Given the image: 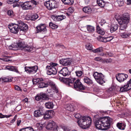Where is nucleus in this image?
Instances as JSON below:
<instances>
[{"label": "nucleus", "instance_id": "nucleus-1", "mask_svg": "<svg viewBox=\"0 0 131 131\" xmlns=\"http://www.w3.org/2000/svg\"><path fill=\"white\" fill-rule=\"evenodd\" d=\"M91 119L90 117L88 116H82L78 119L77 122L79 126L84 129L89 128L91 123Z\"/></svg>", "mask_w": 131, "mask_h": 131}, {"label": "nucleus", "instance_id": "nucleus-2", "mask_svg": "<svg viewBox=\"0 0 131 131\" xmlns=\"http://www.w3.org/2000/svg\"><path fill=\"white\" fill-rule=\"evenodd\" d=\"M93 76L97 82L99 84L102 85L105 82L104 75L101 73L94 72Z\"/></svg>", "mask_w": 131, "mask_h": 131}, {"label": "nucleus", "instance_id": "nucleus-3", "mask_svg": "<svg viewBox=\"0 0 131 131\" xmlns=\"http://www.w3.org/2000/svg\"><path fill=\"white\" fill-rule=\"evenodd\" d=\"M103 127V130H106L108 129L110 127V124L112 121V119L111 118L108 117H101Z\"/></svg>", "mask_w": 131, "mask_h": 131}, {"label": "nucleus", "instance_id": "nucleus-4", "mask_svg": "<svg viewBox=\"0 0 131 131\" xmlns=\"http://www.w3.org/2000/svg\"><path fill=\"white\" fill-rule=\"evenodd\" d=\"M115 18L119 24H121L124 23H128L129 21V14L128 13H124L121 17H117V16H115Z\"/></svg>", "mask_w": 131, "mask_h": 131}, {"label": "nucleus", "instance_id": "nucleus-5", "mask_svg": "<svg viewBox=\"0 0 131 131\" xmlns=\"http://www.w3.org/2000/svg\"><path fill=\"white\" fill-rule=\"evenodd\" d=\"M44 5L49 10L57 8L58 7L57 2L55 0H49L46 2L44 3Z\"/></svg>", "mask_w": 131, "mask_h": 131}, {"label": "nucleus", "instance_id": "nucleus-6", "mask_svg": "<svg viewBox=\"0 0 131 131\" xmlns=\"http://www.w3.org/2000/svg\"><path fill=\"white\" fill-rule=\"evenodd\" d=\"M49 85L53 89L56 85L54 82L48 79L41 78V88H46Z\"/></svg>", "mask_w": 131, "mask_h": 131}, {"label": "nucleus", "instance_id": "nucleus-7", "mask_svg": "<svg viewBox=\"0 0 131 131\" xmlns=\"http://www.w3.org/2000/svg\"><path fill=\"white\" fill-rule=\"evenodd\" d=\"M74 88L76 90L81 92L85 89V87L79 79H77L74 83Z\"/></svg>", "mask_w": 131, "mask_h": 131}, {"label": "nucleus", "instance_id": "nucleus-8", "mask_svg": "<svg viewBox=\"0 0 131 131\" xmlns=\"http://www.w3.org/2000/svg\"><path fill=\"white\" fill-rule=\"evenodd\" d=\"M17 22L18 23L19 29L20 30L25 32L28 30V27L27 24L20 20H17Z\"/></svg>", "mask_w": 131, "mask_h": 131}, {"label": "nucleus", "instance_id": "nucleus-9", "mask_svg": "<svg viewBox=\"0 0 131 131\" xmlns=\"http://www.w3.org/2000/svg\"><path fill=\"white\" fill-rule=\"evenodd\" d=\"M25 71L27 73L32 74L37 72L38 68L36 66L31 67H25Z\"/></svg>", "mask_w": 131, "mask_h": 131}, {"label": "nucleus", "instance_id": "nucleus-10", "mask_svg": "<svg viewBox=\"0 0 131 131\" xmlns=\"http://www.w3.org/2000/svg\"><path fill=\"white\" fill-rule=\"evenodd\" d=\"M46 69L47 71V73L48 75H55L57 73V68H54L51 66H47L46 67Z\"/></svg>", "mask_w": 131, "mask_h": 131}, {"label": "nucleus", "instance_id": "nucleus-11", "mask_svg": "<svg viewBox=\"0 0 131 131\" xmlns=\"http://www.w3.org/2000/svg\"><path fill=\"white\" fill-rule=\"evenodd\" d=\"M58 127L57 125L53 121L49 122L46 126V128L48 130H56Z\"/></svg>", "mask_w": 131, "mask_h": 131}, {"label": "nucleus", "instance_id": "nucleus-12", "mask_svg": "<svg viewBox=\"0 0 131 131\" xmlns=\"http://www.w3.org/2000/svg\"><path fill=\"white\" fill-rule=\"evenodd\" d=\"M128 77V75L127 74L123 73H119L116 75V78L117 81L121 82L125 80Z\"/></svg>", "mask_w": 131, "mask_h": 131}, {"label": "nucleus", "instance_id": "nucleus-13", "mask_svg": "<svg viewBox=\"0 0 131 131\" xmlns=\"http://www.w3.org/2000/svg\"><path fill=\"white\" fill-rule=\"evenodd\" d=\"M94 121L95 126L96 127L99 129L103 130L104 128L102 127L103 124H102L101 117L97 118L95 121Z\"/></svg>", "mask_w": 131, "mask_h": 131}, {"label": "nucleus", "instance_id": "nucleus-14", "mask_svg": "<svg viewBox=\"0 0 131 131\" xmlns=\"http://www.w3.org/2000/svg\"><path fill=\"white\" fill-rule=\"evenodd\" d=\"M16 45L13 44L9 46V48L10 49H13V48H17L18 47L20 48H24L26 47V45L24 42H19Z\"/></svg>", "mask_w": 131, "mask_h": 131}, {"label": "nucleus", "instance_id": "nucleus-15", "mask_svg": "<svg viewBox=\"0 0 131 131\" xmlns=\"http://www.w3.org/2000/svg\"><path fill=\"white\" fill-rule=\"evenodd\" d=\"M60 63L63 66H67L71 64V60L70 58L62 59L59 61Z\"/></svg>", "mask_w": 131, "mask_h": 131}, {"label": "nucleus", "instance_id": "nucleus-16", "mask_svg": "<svg viewBox=\"0 0 131 131\" xmlns=\"http://www.w3.org/2000/svg\"><path fill=\"white\" fill-rule=\"evenodd\" d=\"M10 29V31L14 34H17L18 32L19 28L18 23L15 24L12 26H10L8 27Z\"/></svg>", "mask_w": 131, "mask_h": 131}, {"label": "nucleus", "instance_id": "nucleus-17", "mask_svg": "<svg viewBox=\"0 0 131 131\" xmlns=\"http://www.w3.org/2000/svg\"><path fill=\"white\" fill-rule=\"evenodd\" d=\"M21 6L22 8L24 10L30 9H32V6L30 4L29 1L22 2Z\"/></svg>", "mask_w": 131, "mask_h": 131}, {"label": "nucleus", "instance_id": "nucleus-18", "mask_svg": "<svg viewBox=\"0 0 131 131\" xmlns=\"http://www.w3.org/2000/svg\"><path fill=\"white\" fill-rule=\"evenodd\" d=\"M75 80V78H70L64 79V82L68 86H70Z\"/></svg>", "mask_w": 131, "mask_h": 131}, {"label": "nucleus", "instance_id": "nucleus-19", "mask_svg": "<svg viewBox=\"0 0 131 131\" xmlns=\"http://www.w3.org/2000/svg\"><path fill=\"white\" fill-rule=\"evenodd\" d=\"M51 17L54 21H59L63 20L66 18V17L63 15L58 16L53 15L51 16Z\"/></svg>", "mask_w": 131, "mask_h": 131}, {"label": "nucleus", "instance_id": "nucleus-20", "mask_svg": "<svg viewBox=\"0 0 131 131\" xmlns=\"http://www.w3.org/2000/svg\"><path fill=\"white\" fill-rule=\"evenodd\" d=\"M56 93L54 94V98L56 100H60L61 98V96L60 93L58 92V88L56 85L53 88Z\"/></svg>", "mask_w": 131, "mask_h": 131}, {"label": "nucleus", "instance_id": "nucleus-21", "mask_svg": "<svg viewBox=\"0 0 131 131\" xmlns=\"http://www.w3.org/2000/svg\"><path fill=\"white\" fill-rule=\"evenodd\" d=\"M84 28H86L88 32L90 33H93L95 31V28L93 26L90 25H87L85 27H84L82 28V30L84 31H84L83 29Z\"/></svg>", "mask_w": 131, "mask_h": 131}, {"label": "nucleus", "instance_id": "nucleus-22", "mask_svg": "<svg viewBox=\"0 0 131 131\" xmlns=\"http://www.w3.org/2000/svg\"><path fill=\"white\" fill-rule=\"evenodd\" d=\"M59 73L62 74L64 76H66L70 74V72L69 71L67 67L63 68L59 71Z\"/></svg>", "mask_w": 131, "mask_h": 131}, {"label": "nucleus", "instance_id": "nucleus-23", "mask_svg": "<svg viewBox=\"0 0 131 131\" xmlns=\"http://www.w3.org/2000/svg\"><path fill=\"white\" fill-rule=\"evenodd\" d=\"M131 89L127 83L120 88V91L121 92L127 91Z\"/></svg>", "mask_w": 131, "mask_h": 131}, {"label": "nucleus", "instance_id": "nucleus-24", "mask_svg": "<svg viewBox=\"0 0 131 131\" xmlns=\"http://www.w3.org/2000/svg\"><path fill=\"white\" fill-rule=\"evenodd\" d=\"M131 89L127 83L120 88V91L121 92L127 91Z\"/></svg>", "mask_w": 131, "mask_h": 131}, {"label": "nucleus", "instance_id": "nucleus-25", "mask_svg": "<svg viewBox=\"0 0 131 131\" xmlns=\"http://www.w3.org/2000/svg\"><path fill=\"white\" fill-rule=\"evenodd\" d=\"M84 82L89 85H92L93 83L92 80L88 77H84L83 78Z\"/></svg>", "mask_w": 131, "mask_h": 131}, {"label": "nucleus", "instance_id": "nucleus-26", "mask_svg": "<svg viewBox=\"0 0 131 131\" xmlns=\"http://www.w3.org/2000/svg\"><path fill=\"white\" fill-rule=\"evenodd\" d=\"M13 80V78L8 77H3L0 78V83L4 82H11Z\"/></svg>", "mask_w": 131, "mask_h": 131}, {"label": "nucleus", "instance_id": "nucleus-27", "mask_svg": "<svg viewBox=\"0 0 131 131\" xmlns=\"http://www.w3.org/2000/svg\"><path fill=\"white\" fill-rule=\"evenodd\" d=\"M46 107L48 109H52L53 108L54 105L52 101H48L45 104Z\"/></svg>", "mask_w": 131, "mask_h": 131}, {"label": "nucleus", "instance_id": "nucleus-28", "mask_svg": "<svg viewBox=\"0 0 131 131\" xmlns=\"http://www.w3.org/2000/svg\"><path fill=\"white\" fill-rule=\"evenodd\" d=\"M51 112L50 111H46L43 114H41V115H43V118L45 119L51 117Z\"/></svg>", "mask_w": 131, "mask_h": 131}, {"label": "nucleus", "instance_id": "nucleus-29", "mask_svg": "<svg viewBox=\"0 0 131 131\" xmlns=\"http://www.w3.org/2000/svg\"><path fill=\"white\" fill-rule=\"evenodd\" d=\"M83 11L85 13L89 14L92 12V8L89 6H85L82 8Z\"/></svg>", "mask_w": 131, "mask_h": 131}, {"label": "nucleus", "instance_id": "nucleus-30", "mask_svg": "<svg viewBox=\"0 0 131 131\" xmlns=\"http://www.w3.org/2000/svg\"><path fill=\"white\" fill-rule=\"evenodd\" d=\"M116 125L117 127L119 129L122 130H124L125 128L126 124L124 123L119 122L117 123Z\"/></svg>", "mask_w": 131, "mask_h": 131}, {"label": "nucleus", "instance_id": "nucleus-31", "mask_svg": "<svg viewBox=\"0 0 131 131\" xmlns=\"http://www.w3.org/2000/svg\"><path fill=\"white\" fill-rule=\"evenodd\" d=\"M120 35L121 37L123 38H127L130 36V33L127 32H120Z\"/></svg>", "mask_w": 131, "mask_h": 131}, {"label": "nucleus", "instance_id": "nucleus-32", "mask_svg": "<svg viewBox=\"0 0 131 131\" xmlns=\"http://www.w3.org/2000/svg\"><path fill=\"white\" fill-rule=\"evenodd\" d=\"M6 69L11 71L15 72L17 73H19L16 67L14 66H7L6 67Z\"/></svg>", "mask_w": 131, "mask_h": 131}, {"label": "nucleus", "instance_id": "nucleus-33", "mask_svg": "<svg viewBox=\"0 0 131 131\" xmlns=\"http://www.w3.org/2000/svg\"><path fill=\"white\" fill-rule=\"evenodd\" d=\"M96 31L97 33L102 35H104L105 33L104 30L101 29L99 25H97L96 26Z\"/></svg>", "mask_w": 131, "mask_h": 131}, {"label": "nucleus", "instance_id": "nucleus-34", "mask_svg": "<svg viewBox=\"0 0 131 131\" xmlns=\"http://www.w3.org/2000/svg\"><path fill=\"white\" fill-rule=\"evenodd\" d=\"M128 23H123L121 24H119L121 25L120 28H119V32H122L121 31L122 30H124L127 27V25Z\"/></svg>", "mask_w": 131, "mask_h": 131}, {"label": "nucleus", "instance_id": "nucleus-35", "mask_svg": "<svg viewBox=\"0 0 131 131\" xmlns=\"http://www.w3.org/2000/svg\"><path fill=\"white\" fill-rule=\"evenodd\" d=\"M65 108L66 110L71 112L73 111L74 109L73 106L70 104H67L66 105Z\"/></svg>", "mask_w": 131, "mask_h": 131}, {"label": "nucleus", "instance_id": "nucleus-36", "mask_svg": "<svg viewBox=\"0 0 131 131\" xmlns=\"http://www.w3.org/2000/svg\"><path fill=\"white\" fill-rule=\"evenodd\" d=\"M62 1L65 5H72L74 3V0H61Z\"/></svg>", "mask_w": 131, "mask_h": 131}, {"label": "nucleus", "instance_id": "nucleus-37", "mask_svg": "<svg viewBox=\"0 0 131 131\" xmlns=\"http://www.w3.org/2000/svg\"><path fill=\"white\" fill-rule=\"evenodd\" d=\"M118 26L117 25H113L111 26L110 30L111 32L112 33L116 30L118 28Z\"/></svg>", "mask_w": 131, "mask_h": 131}, {"label": "nucleus", "instance_id": "nucleus-38", "mask_svg": "<svg viewBox=\"0 0 131 131\" xmlns=\"http://www.w3.org/2000/svg\"><path fill=\"white\" fill-rule=\"evenodd\" d=\"M96 2L99 6L101 7H103L105 4L104 2L102 0H97Z\"/></svg>", "mask_w": 131, "mask_h": 131}, {"label": "nucleus", "instance_id": "nucleus-39", "mask_svg": "<svg viewBox=\"0 0 131 131\" xmlns=\"http://www.w3.org/2000/svg\"><path fill=\"white\" fill-rule=\"evenodd\" d=\"M47 26L46 25L41 24V34H45L47 32L46 28Z\"/></svg>", "mask_w": 131, "mask_h": 131}, {"label": "nucleus", "instance_id": "nucleus-40", "mask_svg": "<svg viewBox=\"0 0 131 131\" xmlns=\"http://www.w3.org/2000/svg\"><path fill=\"white\" fill-rule=\"evenodd\" d=\"M103 49L102 47H99L93 50L92 51L95 53L101 52L103 51Z\"/></svg>", "mask_w": 131, "mask_h": 131}, {"label": "nucleus", "instance_id": "nucleus-41", "mask_svg": "<svg viewBox=\"0 0 131 131\" xmlns=\"http://www.w3.org/2000/svg\"><path fill=\"white\" fill-rule=\"evenodd\" d=\"M41 115V112L40 110L35 111L34 113V115L36 117L40 116Z\"/></svg>", "mask_w": 131, "mask_h": 131}, {"label": "nucleus", "instance_id": "nucleus-42", "mask_svg": "<svg viewBox=\"0 0 131 131\" xmlns=\"http://www.w3.org/2000/svg\"><path fill=\"white\" fill-rule=\"evenodd\" d=\"M49 26L52 29H55L57 28L58 27V26L55 24L50 22L49 23Z\"/></svg>", "mask_w": 131, "mask_h": 131}, {"label": "nucleus", "instance_id": "nucleus-43", "mask_svg": "<svg viewBox=\"0 0 131 131\" xmlns=\"http://www.w3.org/2000/svg\"><path fill=\"white\" fill-rule=\"evenodd\" d=\"M116 2L118 4L119 6H123L124 4V2L123 0H115Z\"/></svg>", "mask_w": 131, "mask_h": 131}, {"label": "nucleus", "instance_id": "nucleus-44", "mask_svg": "<svg viewBox=\"0 0 131 131\" xmlns=\"http://www.w3.org/2000/svg\"><path fill=\"white\" fill-rule=\"evenodd\" d=\"M86 48L88 50H91L92 49V46L90 43H87L85 46Z\"/></svg>", "mask_w": 131, "mask_h": 131}, {"label": "nucleus", "instance_id": "nucleus-45", "mask_svg": "<svg viewBox=\"0 0 131 131\" xmlns=\"http://www.w3.org/2000/svg\"><path fill=\"white\" fill-rule=\"evenodd\" d=\"M38 17V15L36 14H35L32 15L31 17V19L32 20H34L37 19Z\"/></svg>", "mask_w": 131, "mask_h": 131}, {"label": "nucleus", "instance_id": "nucleus-46", "mask_svg": "<svg viewBox=\"0 0 131 131\" xmlns=\"http://www.w3.org/2000/svg\"><path fill=\"white\" fill-rule=\"evenodd\" d=\"M112 61V59L111 58L104 59L103 60V62L106 63H110Z\"/></svg>", "mask_w": 131, "mask_h": 131}, {"label": "nucleus", "instance_id": "nucleus-47", "mask_svg": "<svg viewBox=\"0 0 131 131\" xmlns=\"http://www.w3.org/2000/svg\"><path fill=\"white\" fill-rule=\"evenodd\" d=\"M35 100L37 101H39L41 99V93L37 94L35 97Z\"/></svg>", "mask_w": 131, "mask_h": 131}, {"label": "nucleus", "instance_id": "nucleus-48", "mask_svg": "<svg viewBox=\"0 0 131 131\" xmlns=\"http://www.w3.org/2000/svg\"><path fill=\"white\" fill-rule=\"evenodd\" d=\"M5 58H2V59H1V60L5 62H8L11 61L8 59V58L11 57L5 56Z\"/></svg>", "mask_w": 131, "mask_h": 131}, {"label": "nucleus", "instance_id": "nucleus-49", "mask_svg": "<svg viewBox=\"0 0 131 131\" xmlns=\"http://www.w3.org/2000/svg\"><path fill=\"white\" fill-rule=\"evenodd\" d=\"M62 128L64 131H70L71 130L70 128L67 126H63Z\"/></svg>", "mask_w": 131, "mask_h": 131}, {"label": "nucleus", "instance_id": "nucleus-50", "mask_svg": "<svg viewBox=\"0 0 131 131\" xmlns=\"http://www.w3.org/2000/svg\"><path fill=\"white\" fill-rule=\"evenodd\" d=\"M12 115H3L2 114L0 113V118H3L4 117H6V118H8L9 117L11 116Z\"/></svg>", "mask_w": 131, "mask_h": 131}, {"label": "nucleus", "instance_id": "nucleus-51", "mask_svg": "<svg viewBox=\"0 0 131 131\" xmlns=\"http://www.w3.org/2000/svg\"><path fill=\"white\" fill-rule=\"evenodd\" d=\"M49 98L45 94H41V99L43 100H48Z\"/></svg>", "mask_w": 131, "mask_h": 131}, {"label": "nucleus", "instance_id": "nucleus-52", "mask_svg": "<svg viewBox=\"0 0 131 131\" xmlns=\"http://www.w3.org/2000/svg\"><path fill=\"white\" fill-rule=\"evenodd\" d=\"M7 13L8 15L11 17L13 16L14 15L13 12L12 10H8Z\"/></svg>", "mask_w": 131, "mask_h": 131}, {"label": "nucleus", "instance_id": "nucleus-53", "mask_svg": "<svg viewBox=\"0 0 131 131\" xmlns=\"http://www.w3.org/2000/svg\"><path fill=\"white\" fill-rule=\"evenodd\" d=\"M36 33H38L41 31V26L40 25L37 26L36 27Z\"/></svg>", "mask_w": 131, "mask_h": 131}, {"label": "nucleus", "instance_id": "nucleus-54", "mask_svg": "<svg viewBox=\"0 0 131 131\" xmlns=\"http://www.w3.org/2000/svg\"><path fill=\"white\" fill-rule=\"evenodd\" d=\"M76 118H77L78 119H80L81 118L82 116L79 113H77L74 116Z\"/></svg>", "mask_w": 131, "mask_h": 131}, {"label": "nucleus", "instance_id": "nucleus-55", "mask_svg": "<svg viewBox=\"0 0 131 131\" xmlns=\"http://www.w3.org/2000/svg\"><path fill=\"white\" fill-rule=\"evenodd\" d=\"M25 131H34L33 129L31 127H28L24 128Z\"/></svg>", "mask_w": 131, "mask_h": 131}, {"label": "nucleus", "instance_id": "nucleus-56", "mask_svg": "<svg viewBox=\"0 0 131 131\" xmlns=\"http://www.w3.org/2000/svg\"><path fill=\"white\" fill-rule=\"evenodd\" d=\"M26 48V50L28 52H31L32 51V50L33 49V48L32 47H27L26 46V47H25Z\"/></svg>", "mask_w": 131, "mask_h": 131}, {"label": "nucleus", "instance_id": "nucleus-57", "mask_svg": "<svg viewBox=\"0 0 131 131\" xmlns=\"http://www.w3.org/2000/svg\"><path fill=\"white\" fill-rule=\"evenodd\" d=\"M94 60H95L98 61H100V62H103V59H102V58L99 57H95V59Z\"/></svg>", "mask_w": 131, "mask_h": 131}, {"label": "nucleus", "instance_id": "nucleus-58", "mask_svg": "<svg viewBox=\"0 0 131 131\" xmlns=\"http://www.w3.org/2000/svg\"><path fill=\"white\" fill-rule=\"evenodd\" d=\"M15 89L16 90L21 92L22 90L21 89L20 87L18 85H16L15 86Z\"/></svg>", "mask_w": 131, "mask_h": 131}, {"label": "nucleus", "instance_id": "nucleus-59", "mask_svg": "<svg viewBox=\"0 0 131 131\" xmlns=\"http://www.w3.org/2000/svg\"><path fill=\"white\" fill-rule=\"evenodd\" d=\"M76 75L78 77H80L82 74V72L81 71H78L75 72Z\"/></svg>", "mask_w": 131, "mask_h": 131}, {"label": "nucleus", "instance_id": "nucleus-60", "mask_svg": "<svg viewBox=\"0 0 131 131\" xmlns=\"http://www.w3.org/2000/svg\"><path fill=\"white\" fill-rule=\"evenodd\" d=\"M50 66H51L54 68H57L56 67L58 65V64L53 62H51L50 63Z\"/></svg>", "mask_w": 131, "mask_h": 131}, {"label": "nucleus", "instance_id": "nucleus-61", "mask_svg": "<svg viewBox=\"0 0 131 131\" xmlns=\"http://www.w3.org/2000/svg\"><path fill=\"white\" fill-rule=\"evenodd\" d=\"M106 38V40L108 42L114 38V37L113 36H110Z\"/></svg>", "mask_w": 131, "mask_h": 131}, {"label": "nucleus", "instance_id": "nucleus-62", "mask_svg": "<svg viewBox=\"0 0 131 131\" xmlns=\"http://www.w3.org/2000/svg\"><path fill=\"white\" fill-rule=\"evenodd\" d=\"M30 4L31 3H32L33 4L37 5L38 4V2H36L34 0H31V1H29Z\"/></svg>", "mask_w": 131, "mask_h": 131}, {"label": "nucleus", "instance_id": "nucleus-63", "mask_svg": "<svg viewBox=\"0 0 131 131\" xmlns=\"http://www.w3.org/2000/svg\"><path fill=\"white\" fill-rule=\"evenodd\" d=\"M39 80L38 79H34L32 80V81L34 84H36L38 82Z\"/></svg>", "mask_w": 131, "mask_h": 131}, {"label": "nucleus", "instance_id": "nucleus-64", "mask_svg": "<svg viewBox=\"0 0 131 131\" xmlns=\"http://www.w3.org/2000/svg\"><path fill=\"white\" fill-rule=\"evenodd\" d=\"M127 83L131 89V78L130 79L129 81L127 82Z\"/></svg>", "mask_w": 131, "mask_h": 131}]
</instances>
